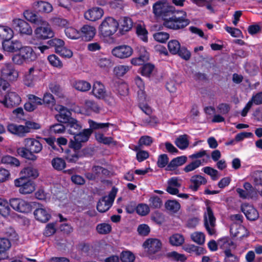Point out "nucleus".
I'll return each mask as SVG.
<instances>
[{"mask_svg":"<svg viewBox=\"0 0 262 262\" xmlns=\"http://www.w3.org/2000/svg\"><path fill=\"white\" fill-rule=\"evenodd\" d=\"M103 14V10L102 9L95 7L87 10L84 13V17L89 20L94 21L101 18Z\"/></svg>","mask_w":262,"mask_h":262,"instance_id":"nucleus-21","label":"nucleus"},{"mask_svg":"<svg viewBox=\"0 0 262 262\" xmlns=\"http://www.w3.org/2000/svg\"><path fill=\"white\" fill-rule=\"evenodd\" d=\"M24 126L27 134L31 132L33 129H38L40 128L38 123L31 121H26Z\"/></svg>","mask_w":262,"mask_h":262,"instance_id":"nucleus-64","label":"nucleus"},{"mask_svg":"<svg viewBox=\"0 0 262 262\" xmlns=\"http://www.w3.org/2000/svg\"><path fill=\"white\" fill-rule=\"evenodd\" d=\"M35 11L38 12L49 13L52 11V6L48 2L42 1H37L33 4Z\"/></svg>","mask_w":262,"mask_h":262,"instance_id":"nucleus-25","label":"nucleus"},{"mask_svg":"<svg viewBox=\"0 0 262 262\" xmlns=\"http://www.w3.org/2000/svg\"><path fill=\"white\" fill-rule=\"evenodd\" d=\"M13 34V31L9 28H6L4 26H0V36L4 40L10 39Z\"/></svg>","mask_w":262,"mask_h":262,"instance_id":"nucleus-54","label":"nucleus"},{"mask_svg":"<svg viewBox=\"0 0 262 262\" xmlns=\"http://www.w3.org/2000/svg\"><path fill=\"white\" fill-rule=\"evenodd\" d=\"M97 141L104 144H110L114 143L112 137H105L102 134L97 133L95 135Z\"/></svg>","mask_w":262,"mask_h":262,"instance_id":"nucleus-58","label":"nucleus"},{"mask_svg":"<svg viewBox=\"0 0 262 262\" xmlns=\"http://www.w3.org/2000/svg\"><path fill=\"white\" fill-rule=\"evenodd\" d=\"M218 245L220 248L224 250H230L231 248H234L233 242L227 237L221 238L218 241Z\"/></svg>","mask_w":262,"mask_h":262,"instance_id":"nucleus-42","label":"nucleus"},{"mask_svg":"<svg viewBox=\"0 0 262 262\" xmlns=\"http://www.w3.org/2000/svg\"><path fill=\"white\" fill-rule=\"evenodd\" d=\"M15 53L12 57V60L15 64H21L24 62H26L25 57H24V51H20Z\"/></svg>","mask_w":262,"mask_h":262,"instance_id":"nucleus-57","label":"nucleus"},{"mask_svg":"<svg viewBox=\"0 0 262 262\" xmlns=\"http://www.w3.org/2000/svg\"><path fill=\"white\" fill-rule=\"evenodd\" d=\"M111 87L114 92L120 95L125 96L128 94V86L121 79L117 78L114 79L111 83Z\"/></svg>","mask_w":262,"mask_h":262,"instance_id":"nucleus-18","label":"nucleus"},{"mask_svg":"<svg viewBox=\"0 0 262 262\" xmlns=\"http://www.w3.org/2000/svg\"><path fill=\"white\" fill-rule=\"evenodd\" d=\"M242 210L247 219L250 221H255L258 218L257 211L251 205L244 204L242 206Z\"/></svg>","mask_w":262,"mask_h":262,"instance_id":"nucleus-22","label":"nucleus"},{"mask_svg":"<svg viewBox=\"0 0 262 262\" xmlns=\"http://www.w3.org/2000/svg\"><path fill=\"white\" fill-rule=\"evenodd\" d=\"M11 243L6 238H0V260L7 257L6 252L10 248Z\"/></svg>","mask_w":262,"mask_h":262,"instance_id":"nucleus-32","label":"nucleus"},{"mask_svg":"<svg viewBox=\"0 0 262 262\" xmlns=\"http://www.w3.org/2000/svg\"><path fill=\"white\" fill-rule=\"evenodd\" d=\"M112 54L119 58L129 57L132 54V50H112Z\"/></svg>","mask_w":262,"mask_h":262,"instance_id":"nucleus-55","label":"nucleus"},{"mask_svg":"<svg viewBox=\"0 0 262 262\" xmlns=\"http://www.w3.org/2000/svg\"><path fill=\"white\" fill-rule=\"evenodd\" d=\"M51 163L53 168L58 171L62 170L66 166L65 161L61 158H54Z\"/></svg>","mask_w":262,"mask_h":262,"instance_id":"nucleus-47","label":"nucleus"},{"mask_svg":"<svg viewBox=\"0 0 262 262\" xmlns=\"http://www.w3.org/2000/svg\"><path fill=\"white\" fill-rule=\"evenodd\" d=\"M244 188H238L236 190L241 198L250 199L255 196L256 193L251 184L248 182L245 183L244 184Z\"/></svg>","mask_w":262,"mask_h":262,"instance_id":"nucleus-17","label":"nucleus"},{"mask_svg":"<svg viewBox=\"0 0 262 262\" xmlns=\"http://www.w3.org/2000/svg\"><path fill=\"white\" fill-rule=\"evenodd\" d=\"M35 45H38L37 47H34L35 48H38V49H48L49 48H54L55 49L58 48H61L64 47V42L63 40L59 38H53L49 40L48 41L49 46H41L40 43H34Z\"/></svg>","mask_w":262,"mask_h":262,"instance_id":"nucleus-24","label":"nucleus"},{"mask_svg":"<svg viewBox=\"0 0 262 262\" xmlns=\"http://www.w3.org/2000/svg\"><path fill=\"white\" fill-rule=\"evenodd\" d=\"M27 97L28 101L24 105V108L27 111L32 112L36 109L37 106L42 105V98L33 94H29Z\"/></svg>","mask_w":262,"mask_h":262,"instance_id":"nucleus-19","label":"nucleus"},{"mask_svg":"<svg viewBox=\"0 0 262 262\" xmlns=\"http://www.w3.org/2000/svg\"><path fill=\"white\" fill-rule=\"evenodd\" d=\"M24 51V57H25L26 62H29L35 60L37 58V54L34 50H20Z\"/></svg>","mask_w":262,"mask_h":262,"instance_id":"nucleus-63","label":"nucleus"},{"mask_svg":"<svg viewBox=\"0 0 262 262\" xmlns=\"http://www.w3.org/2000/svg\"><path fill=\"white\" fill-rule=\"evenodd\" d=\"M135 258L134 254L129 251H123L121 255V260L122 262H133Z\"/></svg>","mask_w":262,"mask_h":262,"instance_id":"nucleus-62","label":"nucleus"},{"mask_svg":"<svg viewBox=\"0 0 262 262\" xmlns=\"http://www.w3.org/2000/svg\"><path fill=\"white\" fill-rule=\"evenodd\" d=\"M187 161V157L184 156L178 157L172 159L166 168L167 170H174L176 167L184 164Z\"/></svg>","mask_w":262,"mask_h":262,"instance_id":"nucleus-29","label":"nucleus"},{"mask_svg":"<svg viewBox=\"0 0 262 262\" xmlns=\"http://www.w3.org/2000/svg\"><path fill=\"white\" fill-rule=\"evenodd\" d=\"M117 192V189L114 187L108 196H105L100 200L97 206L98 211L100 212H104L108 210L112 205Z\"/></svg>","mask_w":262,"mask_h":262,"instance_id":"nucleus-12","label":"nucleus"},{"mask_svg":"<svg viewBox=\"0 0 262 262\" xmlns=\"http://www.w3.org/2000/svg\"><path fill=\"white\" fill-rule=\"evenodd\" d=\"M167 256L172 260L179 261L181 262H184L186 259V257L185 255L180 254L176 251H172L167 253Z\"/></svg>","mask_w":262,"mask_h":262,"instance_id":"nucleus-52","label":"nucleus"},{"mask_svg":"<svg viewBox=\"0 0 262 262\" xmlns=\"http://www.w3.org/2000/svg\"><path fill=\"white\" fill-rule=\"evenodd\" d=\"M49 90L60 98H64V94L62 89L56 82H51L49 84Z\"/></svg>","mask_w":262,"mask_h":262,"instance_id":"nucleus-39","label":"nucleus"},{"mask_svg":"<svg viewBox=\"0 0 262 262\" xmlns=\"http://www.w3.org/2000/svg\"><path fill=\"white\" fill-rule=\"evenodd\" d=\"M191 239L198 245H203L205 241V236L202 232H194L191 235Z\"/></svg>","mask_w":262,"mask_h":262,"instance_id":"nucleus-45","label":"nucleus"},{"mask_svg":"<svg viewBox=\"0 0 262 262\" xmlns=\"http://www.w3.org/2000/svg\"><path fill=\"white\" fill-rule=\"evenodd\" d=\"M20 174V177H25V179H27L30 178L35 179L39 176L37 169L32 167L24 168L21 170Z\"/></svg>","mask_w":262,"mask_h":262,"instance_id":"nucleus-31","label":"nucleus"},{"mask_svg":"<svg viewBox=\"0 0 262 262\" xmlns=\"http://www.w3.org/2000/svg\"><path fill=\"white\" fill-rule=\"evenodd\" d=\"M92 93L96 98L102 99L109 104H111L114 102L112 93L107 91L105 86L100 81H96L94 82Z\"/></svg>","mask_w":262,"mask_h":262,"instance_id":"nucleus-6","label":"nucleus"},{"mask_svg":"<svg viewBox=\"0 0 262 262\" xmlns=\"http://www.w3.org/2000/svg\"><path fill=\"white\" fill-rule=\"evenodd\" d=\"M166 209L171 213H177L180 209V204L176 200H168L165 204Z\"/></svg>","mask_w":262,"mask_h":262,"instance_id":"nucleus-40","label":"nucleus"},{"mask_svg":"<svg viewBox=\"0 0 262 262\" xmlns=\"http://www.w3.org/2000/svg\"><path fill=\"white\" fill-rule=\"evenodd\" d=\"M21 101V98L18 92L12 89L6 91L0 99V103L8 108H12L19 105Z\"/></svg>","mask_w":262,"mask_h":262,"instance_id":"nucleus-5","label":"nucleus"},{"mask_svg":"<svg viewBox=\"0 0 262 262\" xmlns=\"http://www.w3.org/2000/svg\"><path fill=\"white\" fill-rule=\"evenodd\" d=\"M15 186L19 188V192L22 194L32 193L35 190V183L25 177H20L14 181Z\"/></svg>","mask_w":262,"mask_h":262,"instance_id":"nucleus-9","label":"nucleus"},{"mask_svg":"<svg viewBox=\"0 0 262 262\" xmlns=\"http://www.w3.org/2000/svg\"><path fill=\"white\" fill-rule=\"evenodd\" d=\"M135 82L138 88L137 93L140 101L139 107L145 114H149L151 112V109L146 103H144L143 102L145 99L144 91V84L141 78L139 77H137L135 79Z\"/></svg>","mask_w":262,"mask_h":262,"instance_id":"nucleus-10","label":"nucleus"},{"mask_svg":"<svg viewBox=\"0 0 262 262\" xmlns=\"http://www.w3.org/2000/svg\"><path fill=\"white\" fill-rule=\"evenodd\" d=\"M1 163L9 165L11 167H18L20 165L19 160L15 157L6 155L2 157Z\"/></svg>","mask_w":262,"mask_h":262,"instance_id":"nucleus-37","label":"nucleus"},{"mask_svg":"<svg viewBox=\"0 0 262 262\" xmlns=\"http://www.w3.org/2000/svg\"><path fill=\"white\" fill-rule=\"evenodd\" d=\"M10 204L7 200L0 198V214L5 217L10 215L11 209Z\"/></svg>","mask_w":262,"mask_h":262,"instance_id":"nucleus-36","label":"nucleus"},{"mask_svg":"<svg viewBox=\"0 0 262 262\" xmlns=\"http://www.w3.org/2000/svg\"><path fill=\"white\" fill-rule=\"evenodd\" d=\"M3 49H23L21 42L18 40H4L3 42Z\"/></svg>","mask_w":262,"mask_h":262,"instance_id":"nucleus-34","label":"nucleus"},{"mask_svg":"<svg viewBox=\"0 0 262 262\" xmlns=\"http://www.w3.org/2000/svg\"><path fill=\"white\" fill-rule=\"evenodd\" d=\"M204 218L206 229L210 235L214 234L215 233V218L209 206L207 207L206 211L204 213Z\"/></svg>","mask_w":262,"mask_h":262,"instance_id":"nucleus-14","label":"nucleus"},{"mask_svg":"<svg viewBox=\"0 0 262 262\" xmlns=\"http://www.w3.org/2000/svg\"><path fill=\"white\" fill-rule=\"evenodd\" d=\"M12 26L14 29L21 34L31 35L32 33V29L31 26L23 19L19 18L13 19Z\"/></svg>","mask_w":262,"mask_h":262,"instance_id":"nucleus-16","label":"nucleus"},{"mask_svg":"<svg viewBox=\"0 0 262 262\" xmlns=\"http://www.w3.org/2000/svg\"><path fill=\"white\" fill-rule=\"evenodd\" d=\"M9 204L13 209L20 213H28L32 210L31 203L21 198H11Z\"/></svg>","mask_w":262,"mask_h":262,"instance_id":"nucleus-8","label":"nucleus"},{"mask_svg":"<svg viewBox=\"0 0 262 262\" xmlns=\"http://www.w3.org/2000/svg\"><path fill=\"white\" fill-rule=\"evenodd\" d=\"M53 25L60 28L66 27L69 25V21L63 18L57 17L51 19Z\"/></svg>","mask_w":262,"mask_h":262,"instance_id":"nucleus-60","label":"nucleus"},{"mask_svg":"<svg viewBox=\"0 0 262 262\" xmlns=\"http://www.w3.org/2000/svg\"><path fill=\"white\" fill-rule=\"evenodd\" d=\"M67 126L69 127L68 132L73 135L77 133L82 127L80 124L74 118H71L67 123Z\"/></svg>","mask_w":262,"mask_h":262,"instance_id":"nucleus-38","label":"nucleus"},{"mask_svg":"<svg viewBox=\"0 0 262 262\" xmlns=\"http://www.w3.org/2000/svg\"><path fill=\"white\" fill-rule=\"evenodd\" d=\"M24 16L28 21L39 26L34 31L38 38L46 39L54 36V32L48 23L41 17L29 10L24 12Z\"/></svg>","mask_w":262,"mask_h":262,"instance_id":"nucleus-2","label":"nucleus"},{"mask_svg":"<svg viewBox=\"0 0 262 262\" xmlns=\"http://www.w3.org/2000/svg\"><path fill=\"white\" fill-rule=\"evenodd\" d=\"M143 247L148 254H154L160 251L162 248V242L157 238H149L143 244Z\"/></svg>","mask_w":262,"mask_h":262,"instance_id":"nucleus-13","label":"nucleus"},{"mask_svg":"<svg viewBox=\"0 0 262 262\" xmlns=\"http://www.w3.org/2000/svg\"><path fill=\"white\" fill-rule=\"evenodd\" d=\"M1 76L7 80L13 81L17 80L18 77V72L12 64L5 63L2 67Z\"/></svg>","mask_w":262,"mask_h":262,"instance_id":"nucleus-15","label":"nucleus"},{"mask_svg":"<svg viewBox=\"0 0 262 262\" xmlns=\"http://www.w3.org/2000/svg\"><path fill=\"white\" fill-rule=\"evenodd\" d=\"M96 230L99 234H106L111 232L112 227L108 224L101 223L97 226Z\"/></svg>","mask_w":262,"mask_h":262,"instance_id":"nucleus-53","label":"nucleus"},{"mask_svg":"<svg viewBox=\"0 0 262 262\" xmlns=\"http://www.w3.org/2000/svg\"><path fill=\"white\" fill-rule=\"evenodd\" d=\"M88 123L90 126L89 129H90L92 132H93V130L95 129L107 128L110 125L108 123H97L90 119L88 120Z\"/></svg>","mask_w":262,"mask_h":262,"instance_id":"nucleus-49","label":"nucleus"},{"mask_svg":"<svg viewBox=\"0 0 262 262\" xmlns=\"http://www.w3.org/2000/svg\"><path fill=\"white\" fill-rule=\"evenodd\" d=\"M184 236L179 233H175L169 237L170 244L173 246H181L184 242Z\"/></svg>","mask_w":262,"mask_h":262,"instance_id":"nucleus-41","label":"nucleus"},{"mask_svg":"<svg viewBox=\"0 0 262 262\" xmlns=\"http://www.w3.org/2000/svg\"><path fill=\"white\" fill-rule=\"evenodd\" d=\"M42 103L48 107H52L55 104V100L51 93L46 92L42 98Z\"/></svg>","mask_w":262,"mask_h":262,"instance_id":"nucleus-43","label":"nucleus"},{"mask_svg":"<svg viewBox=\"0 0 262 262\" xmlns=\"http://www.w3.org/2000/svg\"><path fill=\"white\" fill-rule=\"evenodd\" d=\"M136 33L138 36L143 41L147 40L148 32L141 25H138L136 27Z\"/></svg>","mask_w":262,"mask_h":262,"instance_id":"nucleus-56","label":"nucleus"},{"mask_svg":"<svg viewBox=\"0 0 262 262\" xmlns=\"http://www.w3.org/2000/svg\"><path fill=\"white\" fill-rule=\"evenodd\" d=\"M207 180L203 177L199 175L194 176L190 179V188L193 191H196L202 185L206 183Z\"/></svg>","mask_w":262,"mask_h":262,"instance_id":"nucleus-28","label":"nucleus"},{"mask_svg":"<svg viewBox=\"0 0 262 262\" xmlns=\"http://www.w3.org/2000/svg\"><path fill=\"white\" fill-rule=\"evenodd\" d=\"M72 86L76 90L80 92H87L91 88L90 83L83 80H78L73 81Z\"/></svg>","mask_w":262,"mask_h":262,"instance_id":"nucleus-30","label":"nucleus"},{"mask_svg":"<svg viewBox=\"0 0 262 262\" xmlns=\"http://www.w3.org/2000/svg\"><path fill=\"white\" fill-rule=\"evenodd\" d=\"M175 144L181 149L186 148L189 145L188 136L186 135L179 136L175 141Z\"/></svg>","mask_w":262,"mask_h":262,"instance_id":"nucleus-44","label":"nucleus"},{"mask_svg":"<svg viewBox=\"0 0 262 262\" xmlns=\"http://www.w3.org/2000/svg\"><path fill=\"white\" fill-rule=\"evenodd\" d=\"M155 70V66L151 63H146L141 68V74L145 77H150Z\"/></svg>","mask_w":262,"mask_h":262,"instance_id":"nucleus-48","label":"nucleus"},{"mask_svg":"<svg viewBox=\"0 0 262 262\" xmlns=\"http://www.w3.org/2000/svg\"><path fill=\"white\" fill-rule=\"evenodd\" d=\"M81 33L83 39L90 40L95 36L96 29L93 26L84 25L81 29Z\"/></svg>","mask_w":262,"mask_h":262,"instance_id":"nucleus-27","label":"nucleus"},{"mask_svg":"<svg viewBox=\"0 0 262 262\" xmlns=\"http://www.w3.org/2000/svg\"><path fill=\"white\" fill-rule=\"evenodd\" d=\"M42 70L36 66L29 69L23 78L24 84L27 87L33 88L44 78Z\"/></svg>","mask_w":262,"mask_h":262,"instance_id":"nucleus-4","label":"nucleus"},{"mask_svg":"<svg viewBox=\"0 0 262 262\" xmlns=\"http://www.w3.org/2000/svg\"><path fill=\"white\" fill-rule=\"evenodd\" d=\"M118 23L113 17L105 18L99 27V31L104 37H109L114 34L118 26Z\"/></svg>","mask_w":262,"mask_h":262,"instance_id":"nucleus-7","label":"nucleus"},{"mask_svg":"<svg viewBox=\"0 0 262 262\" xmlns=\"http://www.w3.org/2000/svg\"><path fill=\"white\" fill-rule=\"evenodd\" d=\"M120 23L122 27L120 32L122 34H123V32L128 31L132 28L133 24L132 19L127 17H123Z\"/></svg>","mask_w":262,"mask_h":262,"instance_id":"nucleus-46","label":"nucleus"},{"mask_svg":"<svg viewBox=\"0 0 262 262\" xmlns=\"http://www.w3.org/2000/svg\"><path fill=\"white\" fill-rule=\"evenodd\" d=\"M35 219L41 222H47L50 218L51 215L48 210L45 208H39L34 212Z\"/></svg>","mask_w":262,"mask_h":262,"instance_id":"nucleus-26","label":"nucleus"},{"mask_svg":"<svg viewBox=\"0 0 262 262\" xmlns=\"http://www.w3.org/2000/svg\"><path fill=\"white\" fill-rule=\"evenodd\" d=\"M149 205L151 207L159 208L162 205L161 199L158 196L152 195L149 200Z\"/></svg>","mask_w":262,"mask_h":262,"instance_id":"nucleus-61","label":"nucleus"},{"mask_svg":"<svg viewBox=\"0 0 262 262\" xmlns=\"http://www.w3.org/2000/svg\"><path fill=\"white\" fill-rule=\"evenodd\" d=\"M224 262H239V257L232 254L230 250H225L224 251Z\"/></svg>","mask_w":262,"mask_h":262,"instance_id":"nucleus-59","label":"nucleus"},{"mask_svg":"<svg viewBox=\"0 0 262 262\" xmlns=\"http://www.w3.org/2000/svg\"><path fill=\"white\" fill-rule=\"evenodd\" d=\"M24 147H19L17 152L21 157L27 159L35 161L37 156L35 154L39 153L42 149V145L39 141L33 138H27L24 139Z\"/></svg>","mask_w":262,"mask_h":262,"instance_id":"nucleus-3","label":"nucleus"},{"mask_svg":"<svg viewBox=\"0 0 262 262\" xmlns=\"http://www.w3.org/2000/svg\"><path fill=\"white\" fill-rule=\"evenodd\" d=\"M7 128L9 133L19 137H24L27 135L24 125L10 123L7 125Z\"/></svg>","mask_w":262,"mask_h":262,"instance_id":"nucleus-23","label":"nucleus"},{"mask_svg":"<svg viewBox=\"0 0 262 262\" xmlns=\"http://www.w3.org/2000/svg\"><path fill=\"white\" fill-rule=\"evenodd\" d=\"M153 11L156 15L163 20V25L173 29H182L188 26L190 20L186 18L187 14L183 11H177L174 7L170 6L167 1L156 2L153 6Z\"/></svg>","mask_w":262,"mask_h":262,"instance_id":"nucleus-1","label":"nucleus"},{"mask_svg":"<svg viewBox=\"0 0 262 262\" xmlns=\"http://www.w3.org/2000/svg\"><path fill=\"white\" fill-rule=\"evenodd\" d=\"M55 109L59 112V114L56 115V119L60 122L68 123L71 120V113L64 106L61 105H57Z\"/></svg>","mask_w":262,"mask_h":262,"instance_id":"nucleus-20","label":"nucleus"},{"mask_svg":"<svg viewBox=\"0 0 262 262\" xmlns=\"http://www.w3.org/2000/svg\"><path fill=\"white\" fill-rule=\"evenodd\" d=\"M92 134V132L90 129H84L81 132L76 133L75 135H73V139H71L70 147L75 149H80L81 147V143L86 142Z\"/></svg>","mask_w":262,"mask_h":262,"instance_id":"nucleus-11","label":"nucleus"},{"mask_svg":"<svg viewBox=\"0 0 262 262\" xmlns=\"http://www.w3.org/2000/svg\"><path fill=\"white\" fill-rule=\"evenodd\" d=\"M130 69V68L127 66L119 65L115 67L114 69V74L117 77L123 76Z\"/></svg>","mask_w":262,"mask_h":262,"instance_id":"nucleus-50","label":"nucleus"},{"mask_svg":"<svg viewBox=\"0 0 262 262\" xmlns=\"http://www.w3.org/2000/svg\"><path fill=\"white\" fill-rule=\"evenodd\" d=\"M245 231H246V230L244 226L236 223H233L230 227V233L234 236L242 238L245 236V234L243 232Z\"/></svg>","mask_w":262,"mask_h":262,"instance_id":"nucleus-33","label":"nucleus"},{"mask_svg":"<svg viewBox=\"0 0 262 262\" xmlns=\"http://www.w3.org/2000/svg\"><path fill=\"white\" fill-rule=\"evenodd\" d=\"M149 56L146 50H142L138 57L134 58L131 60V63L134 66H139L149 60Z\"/></svg>","mask_w":262,"mask_h":262,"instance_id":"nucleus-35","label":"nucleus"},{"mask_svg":"<svg viewBox=\"0 0 262 262\" xmlns=\"http://www.w3.org/2000/svg\"><path fill=\"white\" fill-rule=\"evenodd\" d=\"M149 207L146 204L141 203L136 206V212L140 215H146L149 213Z\"/></svg>","mask_w":262,"mask_h":262,"instance_id":"nucleus-51","label":"nucleus"}]
</instances>
